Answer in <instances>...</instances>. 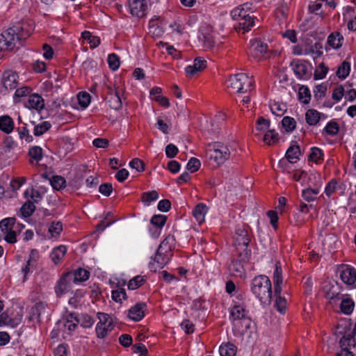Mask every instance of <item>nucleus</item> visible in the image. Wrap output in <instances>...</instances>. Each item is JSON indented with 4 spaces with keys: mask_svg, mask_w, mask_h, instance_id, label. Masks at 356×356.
<instances>
[{
    "mask_svg": "<svg viewBox=\"0 0 356 356\" xmlns=\"http://www.w3.org/2000/svg\"><path fill=\"white\" fill-rule=\"evenodd\" d=\"M178 152L179 149L174 144L170 143L165 147V154L168 158L175 157Z\"/></svg>",
    "mask_w": 356,
    "mask_h": 356,
    "instance_id": "obj_62",
    "label": "nucleus"
},
{
    "mask_svg": "<svg viewBox=\"0 0 356 356\" xmlns=\"http://www.w3.org/2000/svg\"><path fill=\"white\" fill-rule=\"evenodd\" d=\"M248 312L246 310L243 305L239 303L234 304L231 308L229 315V318L232 321V325L239 327L238 321L248 316Z\"/></svg>",
    "mask_w": 356,
    "mask_h": 356,
    "instance_id": "obj_10",
    "label": "nucleus"
},
{
    "mask_svg": "<svg viewBox=\"0 0 356 356\" xmlns=\"http://www.w3.org/2000/svg\"><path fill=\"white\" fill-rule=\"evenodd\" d=\"M208 211L207 207L203 203H199L193 211V215L199 224L204 221V217Z\"/></svg>",
    "mask_w": 356,
    "mask_h": 356,
    "instance_id": "obj_19",
    "label": "nucleus"
},
{
    "mask_svg": "<svg viewBox=\"0 0 356 356\" xmlns=\"http://www.w3.org/2000/svg\"><path fill=\"white\" fill-rule=\"evenodd\" d=\"M275 307L276 308L277 311L279 312L280 313H284L286 309V298L282 296L276 297Z\"/></svg>",
    "mask_w": 356,
    "mask_h": 356,
    "instance_id": "obj_52",
    "label": "nucleus"
},
{
    "mask_svg": "<svg viewBox=\"0 0 356 356\" xmlns=\"http://www.w3.org/2000/svg\"><path fill=\"white\" fill-rule=\"evenodd\" d=\"M256 123V129L258 131H264L270 127V121L264 117H259Z\"/></svg>",
    "mask_w": 356,
    "mask_h": 356,
    "instance_id": "obj_58",
    "label": "nucleus"
},
{
    "mask_svg": "<svg viewBox=\"0 0 356 356\" xmlns=\"http://www.w3.org/2000/svg\"><path fill=\"white\" fill-rule=\"evenodd\" d=\"M174 237L172 236H168L159 245L157 250H159V253L164 254L170 253L172 254V246L174 243Z\"/></svg>",
    "mask_w": 356,
    "mask_h": 356,
    "instance_id": "obj_22",
    "label": "nucleus"
},
{
    "mask_svg": "<svg viewBox=\"0 0 356 356\" xmlns=\"http://www.w3.org/2000/svg\"><path fill=\"white\" fill-rule=\"evenodd\" d=\"M97 316L99 321L96 325V334L97 338L104 339L114 328L113 319L111 316L104 313H98Z\"/></svg>",
    "mask_w": 356,
    "mask_h": 356,
    "instance_id": "obj_4",
    "label": "nucleus"
},
{
    "mask_svg": "<svg viewBox=\"0 0 356 356\" xmlns=\"http://www.w3.org/2000/svg\"><path fill=\"white\" fill-rule=\"evenodd\" d=\"M253 84L252 77L245 73L232 75L227 81V87L235 93L248 92L252 90Z\"/></svg>",
    "mask_w": 356,
    "mask_h": 356,
    "instance_id": "obj_3",
    "label": "nucleus"
},
{
    "mask_svg": "<svg viewBox=\"0 0 356 356\" xmlns=\"http://www.w3.org/2000/svg\"><path fill=\"white\" fill-rule=\"evenodd\" d=\"M145 282L143 276L137 275L130 280L128 283V289L129 290H135L142 286Z\"/></svg>",
    "mask_w": 356,
    "mask_h": 356,
    "instance_id": "obj_41",
    "label": "nucleus"
},
{
    "mask_svg": "<svg viewBox=\"0 0 356 356\" xmlns=\"http://www.w3.org/2000/svg\"><path fill=\"white\" fill-rule=\"evenodd\" d=\"M299 100L304 103L308 104L311 99V94L309 88L306 86H302L299 88L298 91Z\"/></svg>",
    "mask_w": 356,
    "mask_h": 356,
    "instance_id": "obj_38",
    "label": "nucleus"
},
{
    "mask_svg": "<svg viewBox=\"0 0 356 356\" xmlns=\"http://www.w3.org/2000/svg\"><path fill=\"white\" fill-rule=\"evenodd\" d=\"M238 24L236 25V29L238 31H243V33L248 32L254 25V21L252 17L246 19H242L238 21Z\"/></svg>",
    "mask_w": 356,
    "mask_h": 356,
    "instance_id": "obj_30",
    "label": "nucleus"
},
{
    "mask_svg": "<svg viewBox=\"0 0 356 356\" xmlns=\"http://www.w3.org/2000/svg\"><path fill=\"white\" fill-rule=\"evenodd\" d=\"M250 240V234L246 228L244 227L236 228L234 236V242L238 251L240 248L243 249V251L238 252V257L244 262L248 261L250 257L251 251L248 248Z\"/></svg>",
    "mask_w": 356,
    "mask_h": 356,
    "instance_id": "obj_2",
    "label": "nucleus"
},
{
    "mask_svg": "<svg viewBox=\"0 0 356 356\" xmlns=\"http://www.w3.org/2000/svg\"><path fill=\"white\" fill-rule=\"evenodd\" d=\"M323 151L318 147H312L309 155V159L312 161L318 163L323 159Z\"/></svg>",
    "mask_w": 356,
    "mask_h": 356,
    "instance_id": "obj_48",
    "label": "nucleus"
},
{
    "mask_svg": "<svg viewBox=\"0 0 356 356\" xmlns=\"http://www.w3.org/2000/svg\"><path fill=\"white\" fill-rule=\"evenodd\" d=\"M72 275L74 283L86 281L90 276V272L84 268H79L73 272H68Z\"/></svg>",
    "mask_w": 356,
    "mask_h": 356,
    "instance_id": "obj_21",
    "label": "nucleus"
},
{
    "mask_svg": "<svg viewBox=\"0 0 356 356\" xmlns=\"http://www.w3.org/2000/svg\"><path fill=\"white\" fill-rule=\"evenodd\" d=\"M67 252V247L65 245H59L54 248L50 257L55 264H58L64 258Z\"/></svg>",
    "mask_w": 356,
    "mask_h": 356,
    "instance_id": "obj_18",
    "label": "nucleus"
},
{
    "mask_svg": "<svg viewBox=\"0 0 356 356\" xmlns=\"http://www.w3.org/2000/svg\"><path fill=\"white\" fill-rule=\"evenodd\" d=\"M77 99L79 105L83 108H87L90 102V95L86 92H79L77 95Z\"/></svg>",
    "mask_w": 356,
    "mask_h": 356,
    "instance_id": "obj_47",
    "label": "nucleus"
},
{
    "mask_svg": "<svg viewBox=\"0 0 356 356\" xmlns=\"http://www.w3.org/2000/svg\"><path fill=\"white\" fill-rule=\"evenodd\" d=\"M145 309V303H137L134 307L130 308V309L129 310L128 316L130 319L134 321H139L144 317Z\"/></svg>",
    "mask_w": 356,
    "mask_h": 356,
    "instance_id": "obj_14",
    "label": "nucleus"
},
{
    "mask_svg": "<svg viewBox=\"0 0 356 356\" xmlns=\"http://www.w3.org/2000/svg\"><path fill=\"white\" fill-rule=\"evenodd\" d=\"M24 105L29 108H33L37 111L42 110L44 106V101L42 97L38 94L30 95Z\"/></svg>",
    "mask_w": 356,
    "mask_h": 356,
    "instance_id": "obj_15",
    "label": "nucleus"
},
{
    "mask_svg": "<svg viewBox=\"0 0 356 356\" xmlns=\"http://www.w3.org/2000/svg\"><path fill=\"white\" fill-rule=\"evenodd\" d=\"M35 210L34 203L31 200H28L21 207L20 212L23 217L27 218L31 216Z\"/></svg>",
    "mask_w": 356,
    "mask_h": 356,
    "instance_id": "obj_32",
    "label": "nucleus"
},
{
    "mask_svg": "<svg viewBox=\"0 0 356 356\" xmlns=\"http://www.w3.org/2000/svg\"><path fill=\"white\" fill-rule=\"evenodd\" d=\"M128 6L130 13L135 17H144L148 10L147 0H129Z\"/></svg>",
    "mask_w": 356,
    "mask_h": 356,
    "instance_id": "obj_8",
    "label": "nucleus"
},
{
    "mask_svg": "<svg viewBox=\"0 0 356 356\" xmlns=\"http://www.w3.org/2000/svg\"><path fill=\"white\" fill-rule=\"evenodd\" d=\"M291 65L293 66L294 73L298 78H301L306 75L307 72V67L305 64L298 60H293L291 63Z\"/></svg>",
    "mask_w": 356,
    "mask_h": 356,
    "instance_id": "obj_29",
    "label": "nucleus"
},
{
    "mask_svg": "<svg viewBox=\"0 0 356 356\" xmlns=\"http://www.w3.org/2000/svg\"><path fill=\"white\" fill-rule=\"evenodd\" d=\"M273 280L274 283V293L275 298L278 296H282L281 293L283 278L281 264L280 261L276 262L275 268L273 273Z\"/></svg>",
    "mask_w": 356,
    "mask_h": 356,
    "instance_id": "obj_11",
    "label": "nucleus"
},
{
    "mask_svg": "<svg viewBox=\"0 0 356 356\" xmlns=\"http://www.w3.org/2000/svg\"><path fill=\"white\" fill-rule=\"evenodd\" d=\"M339 125L334 121L329 122L325 126L324 130L330 136H335L339 132Z\"/></svg>",
    "mask_w": 356,
    "mask_h": 356,
    "instance_id": "obj_53",
    "label": "nucleus"
},
{
    "mask_svg": "<svg viewBox=\"0 0 356 356\" xmlns=\"http://www.w3.org/2000/svg\"><path fill=\"white\" fill-rule=\"evenodd\" d=\"M248 54L257 61L266 59L268 57V45L259 40H250Z\"/></svg>",
    "mask_w": 356,
    "mask_h": 356,
    "instance_id": "obj_5",
    "label": "nucleus"
},
{
    "mask_svg": "<svg viewBox=\"0 0 356 356\" xmlns=\"http://www.w3.org/2000/svg\"><path fill=\"white\" fill-rule=\"evenodd\" d=\"M112 298L115 302H121L122 300L127 298L126 291L124 289H120L118 290L113 291Z\"/></svg>",
    "mask_w": 356,
    "mask_h": 356,
    "instance_id": "obj_60",
    "label": "nucleus"
},
{
    "mask_svg": "<svg viewBox=\"0 0 356 356\" xmlns=\"http://www.w3.org/2000/svg\"><path fill=\"white\" fill-rule=\"evenodd\" d=\"M328 72V68L323 63L318 65L314 72V78L316 79H322L325 77Z\"/></svg>",
    "mask_w": 356,
    "mask_h": 356,
    "instance_id": "obj_51",
    "label": "nucleus"
},
{
    "mask_svg": "<svg viewBox=\"0 0 356 356\" xmlns=\"http://www.w3.org/2000/svg\"><path fill=\"white\" fill-rule=\"evenodd\" d=\"M159 198V194L156 191L143 193L142 195L143 202L149 205L152 202L156 200Z\"/></svg>",
    "mask_w": 356,
    "mask_h": 356,
    "instance_id": "obj_45",
    "label": "nucleus"
},
{
    "mask_svg": "<svg viewBox=\"0 0 356 356\" xmlns=\"http://www.w3.org/2000/svg\"><path fill=\"white\" fill-rule=\"evenodd\" d=\"M51 125L49 122H42L41 124L35 126L33 134L36 136H42L45 132H47L51 128Z\"/></svg>",
    "mask_w": 356,
    "mask_h": 356,
    "instance_id": "obj_40",
    "label": "nucleus"
},
{
    "mask_svg": "<svg viewBox=\"0 0 356 356\" xmlns=\"http://www.w3.org/2000/svg\"><path fill=\"white\" fill-rule=\"evenodd\" d=\"M343 42V35L339 32L331 33L327 38V44L333 49H339L342 46Z\"/></svg>",
    "mask_w": 356,
    "mask_h": 356,
    "instance_id": "obj_23",
    "label": "nucleus"
},
{
    "mask_svg": "<svg viewBox=\"0 0 356 356\" xmlns=\"http://www.w3.org/2000/svg\"><path fill=\"white\" fill-rule=\"evenodd\" d=\"M279 140V135L274 129L268 130L264 136V141L268 145L275 144Z\"/></svg>",
    "mask_w": 356,
    "mask_h": 356,
    "instance_id": "obj_34",
    "label": "nucleus"
},
{
    "mask_svg": "<svg viewBox=\"0 0 356 356\" xmlns=\"http://www.w3.org/2000/svg\"><path fill=\"white\" fill-rule=\"evenodd\" d=\"M65 183V179L60 176H54L51 180V184L56 190H60L64 188Z\"/></svg>",
    "mask_w": 356,
    "mask_h": 356,
    "instance_id": "obj_49",
    "label": "nucleus"
},
{
    "mask_svg": "<svg viewBox=\"0 0 356 356\" xmlns=\"http://www.w3.org/2000/svg\"><path fill=\"white\" fill-rule=\"evenodd\" d=\"M236 350V346L230 343L222 344L219 348L220 356H235Z\"/></svg>",
    "mask_w": 356,
    "mask_h": 356,
    "instance_id": "obj_26",
    "label": "nucleus"
},
{
    "mask_svg": "<svg viewBox=\"0 0 356 356\" xmlns=\"http://www.w3.org/2000/svg\"><path fill=\"white\" fill-rule=\"evenodd\" d=\"M282 124L286 132L293 131L296 126V122L294 118L289 116L284 117L282 120Z\"/></svg>",
    "mask_w": 356,
    "mask_h": 356,
    "instance_id": "obj_39",
    "label": "nucleus"
},
{
    "mask_svg": "<svg viewBox=\"0 0 356 356\" xmlns=\"http://www.w3.org/2000/svg\"><path fill=\"white\" fill-rule=\"evenodd\" d=\"M300 149L298 145H292L289 147L286 152V158L291 163H295L299 160Z\"/></svg>",
    "mask_w": 356,
    "mask_h": 356,
    "instance_id": "obj_24",
    "label": "nucleus"
},
{
    "mask_svg": "<svg viewBox=\"0 0 356 356\" xmlns=\"http://www.w3.org/2000/svg\"><path fill=\"white\" fill-rule=\"evenodd\" d=\"M348 339H349V333H346L341 339H340V346L341 347V350L339 353L337 354L336 356H353L352 352H350L348 349Z\"/></svg>",
    "mask_w": 356,
    "mask_h": 356,
    "instance_id": "obj_27",
    "label": "nucleus"
},
{
    "mask_svg": "<svg viewBox=\"0 0 356 356\" xmlns=\"http://www.w3.org/2000/svg\"><path fill=\"white\" fill-rule=\"evenodd\" d=\"M94 323V318L87 314H81L79 320H77V323H80L81 325L84 328L91 327L93 325Z\"/></svg>",
    "mask_w": 356,
    "mask_h": 356,
    "instance_id": "obj_36",
    "label": "nucleus"
},
{
    "mask_svg": "<svg viewBox=\"0 0 356 356\" xmlns=\"http://www.w3.org/2000/svg\"><path fill=\"white\" fill-rule=\"evenodd\" d=\"M354 302L349 297H345L342 298L340 304V309L342 313L344 314H350L354 309Z\"/></svg>",
    "mask_w": 356,
    "mask_h": 356,
    "instance_id": "obj_28",
    "label": "nucleus"
},
{
    "mask_svg": "<svg viewBox=\"0 0 356 356\" xmlns=\"http://www.w3.org/2000/svg\"><path fill=\"white\" fill-rule=\"evenodd\" d=\"M340 277L346 284H354L356 281V269L348 265L343 266L340 271Z\"/></svg>",
    "mask_w": 356,
    "mask_h": 356,
    "instance_id": "obj_13",
    "label": "nucleus"
},
{
    "mask_svg": "<svg viewBox=\"0 0 356 356\" xmlns=\"http://www.w3.org/2000/svg\"><path fill=\"white\" fill-rule=\"evenodd\" d=\"M22 318H10L7 313L3 312L0 315V326L9 325L15 327L21 322Z\"/></svg>",
    "mask_w": 356,
    "mask_h": 356,
    "instance_id": "obj_25",
    "label": "nucleus"
},
{
    "mask_svg": "<svg viewBox=\"0 0 356 356\" xmlns=\"http://www.w3.org/2000/svg\"><path fill=\"white\" fill-rule=\"evenodd\" d=\"M129 166L136 169L138 172H143L145 170L144 163L139 159H134L129 163Z\"/></svg>",
    "mask_w": 356,
    "mask_h": 356,
    "instance_id": "obj_63",
    "label": "nucleus"
},
{
    "mask_svg": "<svg viewBox=\"0 0 356 356\" xmlns=\"http://www.w3.org/2000/svg\"><path fill=\"white\" fill-rule=\"evenodd\" d=\"M250 289L261 304L269 305L272 300V284L269 277L264 275L255 276L251 281Z\"/></svg>",
    "mask_w": 356,
    "mask_h": 356,
    "instance_id": "obj_1",
    "label": "nucleus"
},
{
    "mask_svg": "<svg viewBox=\"0 0 356 356\" xmlns=\"http://www.w3.org/2000/svg\"><path fill=\"white\" fill-rule=\"evenodd\" d=\"M73 284L75 283L69 273L63 275L54 288L56 296L61 297L64 294L69 293L72 289Z\"/></svg>",
    "mask_w": 356,
    "mask_h": 356,
    "instance_id": "obj_6",
    "label": "nucleus"
},
{
    "mask_svg": "<svg viewBox=\"0 0 356 356\" xmlns=\"http://www.w3.org/2000/svg\"><path fill=\"white\" fill-rule=\"evenodd\" d=\"M327 86L325 84H320L315 87L314 90V97L316 99H322L325 97L327 91Z\"/></svg>",
    "mask_w": 356,
    "mask_h": 356,
    "instance_id": "obj_57",
    "label": "nucleus"
},
{
    "mask_svg": "<svg viewBox=\"0 0 356 356\" xmlns=\"http://www.w3.org/2000/svg\"><path fill=\"white\" fill-rule=\"evenodd\" d=\"M24 196L26 198H28V199L30 198L31 200H33V203L34 202L38 203L42 200L41 193L38 191L35 190L33 188L27 189L24 192Z\"/></svg>",
    "mask_w": 356,
    "mask_h": 356,
    "instance_id": "obj_43",
    "label": "nucleus"
},
{
    "mask_svg": "<svg viewBox=\"0 0 356 356\" xmlns=\"http://www.w3.org/2000/svg\"><path fill=\"white\" fill-rule=\"evenodd\" d=\"M231 16L236 21L250 17L246 10H243V8H238V7L232 10Z\"/></svg>",
    "mask_w": 356,
    "mask_h": 356,
    "instance_id": "obj_44",
    "label": "nucleus"
},
{
    "mask_svg": "<svg viewBox=\"0 0 356 356\" xmlns=\"http://www.w3.org/2000/svg\"><path fill=\"white\" fill-rule=\"evenodd\" d=\"M15 223V218H4L0 222V229L3 232L10 231L13 229Z\"/></svg>",
    "mask_w": 356,
    "mask_h": 356,
    "instance_id": "obj_42",
    "label": "nucleus"
},
{
    "mask_svg": "<svg viewBox=\"0 0 356 356\" xmlns=\"http://www.w3.org/2000/svg\"><path fill=\"white\" fill-rule=\"evenodd\" d=\"M29 154L31 157V163L33 161H40L42 158V149L38 146H34L29 149Z\"/></svg>",
    "mask_w": 356,
    "mask_h": 356,
    "instance_id": "obj_37",
    "label": "nucleus"
},
{
    "mask_svg": "<svg viewBox=\"0 0 356 356\" xmlns=\"http://www.w3.org/2000/svg\"><path fill=\"white\" fill-rule=\"evenodd\" d=\"M321 118L323 120L326 119V115L315 109H309L306 112V121L311 126L317 124Z\"/></svg>",
    "mask_w": 356,
    "mask_h": 356,
    "instance_id": "obj_17",
    "label": "nucleus"
},
{
    "mask_svg": "<svg viewBox=\"0 0 356 356\" xmlns=\"http://www.w3.org/2000/svg\"><path fill=\"white\" fill-rule=\"evenodd\" d=\"M270 110L273 114L277 116H282L286 111V105L275 103L270 106Z\"/></svg>",
    "mask_w": 356,
    "mask_h": 356,
    "instance_id": "obj_59",
    "label": "nucleus"
},
{
    "mask_svg": "<svg viewBox=\"0 0 356 356\" xmlns=\"http://www.w3.org/2000/svg\"><path fill=\"white\" fill-rule=\"evenodd\" d=\"M14 129L13 119L7 115L0 117V130L6 134H10Z\"/></svg>",
    "mask_w": 356,
    "mask_h": 356,
    "instance_id": "obj_20",
    "label": "nucleus"
},
{
    "mask_svg": "<svg viewBox=\"0 0 356 356\" xmlns=\"http://www.w3.org/2000/svg\"><path fill=\"white\" fill-rule=\"evenodd\" d=\"M63 230V225L60 222H52L49 227V232L51 237L59 236Z\"/></svg>",
    "mask_w": 356,
    "mask_h": 356,
    "instance_id": "obj_46",
    "label": "nucleus"
},
{
    "mask_svg": "<svg viewBox=\"0 0 356 356\" xmlns=\"http://www.w3.org/2000/svg\"><path fill=\"white\" fill-rule=\"evenodd\" d=\"M200 40L204 42V46L205 48L211 49L214 45V40L213 36L208 33H202V35L199 37Z\"/></svg>",
    "mask_w": 356,
    "mask_h": 356,
    "instance_id": "obj_56",
    "label": "nucleus"
},
{
    "mask_svg": "<svg viewBox=\"0 0 356 356\" xmlns=\"http://www.w3.org/2000/svg\"><path fill=\"white\" fill-rule=\"evenodd\" d=\"M350 65L348 62L344 60L338 67L337 71V76L341 79H346L350 73Z\"/></svg>",
    "mask_w": 356,
    "mask_h": 356,
    "instance_id": "obj_33",
    "label": "nucleus"
},
{
    "mask_svg": "<svg viewBox=\"0 0 356 356\" xmlns=\"http://www.w3.org/2000/svg\"><path fill=\"white\" fill-rule=\"evenodd\" d=\"M210 158L215 160L218 164H222L230 156V152L227 146L217 143L213 146V149L210 150Z\"/></svg>",
    "mask_w": 356,
    "mask_h": 356,
    "instance_id": "obj_7",
    "label": "nucleus"
},
{
    "mask_svg": "<svg viewBox=\"0 0 356 356\" xmlns=\"http://www.w3.org/2000/svg\"><path fill=\"white\" fill-rule=\"evenodd\" d=\"M167 220V217L164 215H154L150 222L151 223L156 227L157 228H162L165 224Z\"/></svg>",
    "mask_w": 356,
    "mask_h": 356,
    "instance_id": "obj_50",
    "label": "nucleus"
},
{
    "mask_svg": "<svg viewBox=\"0 0 356 356\" xmlns=\"http://www.w3.org/2000/svg\"><path fill=\"white\" fill-rule=\"evenodd\" d=\"M109 104V107L114 110H119L122 107V101L118 92H115L111 97L106 98Z\"/></svg>",
    "mask_w": 356,
    "mask_h": 356,
    "instance_id": "obj_31",
    "label": "nucleus"
},
{
    "mask_svg": "<svg viewBox=\"0 0 356 356\" xmlns=\"http://www.w3.org/2000/svg\"><path fill=\"white\" fill-rule=\"evenodd\" d=\"M108 63L109 67L113 71L117 70L120 67V58L115 54H111L108 56Z\"/></svg>",
    "mask_w": 356,
    "mask_h": 356,
    "instance_id": "obj_54",
    "label": "nucleus"
},
{
    "mask_svg": "<svg viewBox=\"0 0 356 356\" xmlns=\"http://www.w3.org/2000/svg\"><path fill=\"white\" fill-rule=\"evenodd\" d=\"M238 323L239 327L233 325V330L235 335H244L245 334L248 333V331L251 328L252 325V321L248 316L238 321Z\"/></svg>",
    "mask_w": 356,
    "mask_h": 356,
    "instance_id": "obj_16",
    "label": "nucleus"
},
{
    "mask_svg": "<svg viewBox=\"0 0 356 356\" xmlns=\"http://www.w3.org/2000/svg\"><path fill=\"white\" fill-rule=\"evenodd\" d=\"M319 193L318 188H307L302 191V197L303 199L309 202L316 200V195Z\"/></svg>",
    "mask_w": 356,
    "mask_h": 356,
    "instance_id": "obj_35",
    "label": "nucleus"
},
{
    "mask_svg": "<svg viewBox=\"0 0 356 356\" xmlns=\"http://www.w3.org/2000/svg\"><path fill=\"white\" fill-rule=\"evenodd\" d=\"M172 256V254L159 253V250H156V252L154 257H152L153 261L149 262V268L152 271L156 272L157 268H162L166 264H168Z\"/></svg>",
    "mask_w": 356,
    "mask_h": 356,
    "instance_id": "obj_9",
    "label": "nucleus"
},
{
    "mask_svg": "<svg viewBox=\"0 0 356 356\" xmlns=\"http://www.w3.org/2000/svg\"><path fill=\"white\" fill-rule=\"evenodd\" d=\"M324 0H318L314 2H311L309 5V10L316 15L321 13V8L324 5Z\"/></svg>",
    "mask_w": 356,
    "mask_h": 356,
    "instance_id": "obj_55",
    "label": "nucleus"
},
{
    "mask_svg": "<svg viewBox=\"0 0 356 356\" xmlns=\"http://www.w3.org/2000/svg\"><path fill=\"white\" fill-rule=\"evenodd\" d=\"M99 191L102 195H104L106 197L109 196L113 191L112 184L110 183H105V184H101L99 187Z\"/></svg>",
    "mask_w": 356,
    "mask_h": 356,
    "instance_id": "obj_64",
    "label": "nucleus"
},
{
    "mask_svg": "<svg viewBox=\"0 0 356 356\" xmlns=\"http://www.w3.org/2000/svg\"><path fill=\"white\" fill-rule=\"evenodd\" d=\"M200 165L201 163L200 160L193 157L188 161L187 163V169L191 172H194L199 170Z\"/></svg>",
    "mask_w": 356,
    "mask_h": 356,
    "instance_id": "obj_61",
    "label": "nucleus"
},
{
    "mask_svg": "<svg viewBox=\"0 0 356 356\" xmlns=\"http://www.w3.org/2000/svg\"><path fill=\"white\" fill-rule=\"evenodd\" d=\"M1 82L6 90H13L18 84V75L15 72L6 71L2 75Z\"/></svg>",
    "mask_w": 356,
    "mask_h": 356,
    "instance_id": "obj_12",
    "label": "nucleus"
}]
</instances>
